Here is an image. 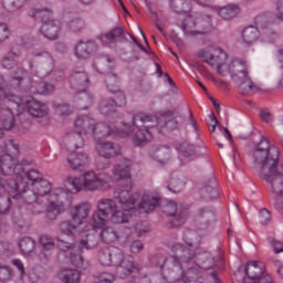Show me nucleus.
Listing matches in <instances>:
<instances>
[{
  "label": "nucleus",
  "instance_id": "nucleus-7",
  "mask_svg": "<svg viewBox=\"0 0 283 283\" xmlns=\"http://www.w3.org/2000/svg\"><path fill=\"white\" fill-rule=\"evenodd\" d=\"M112 182V176L107 174H96L86 171L81 177H67L66 185L74 191H107Z\"/></svg>",
  "mask_w": 283,
  "mask_h": 283
},
{
  "label": "nucleus",
  "instance_id": "nucleus-34",
  "mask_svg": "<svg viewBox=\"0 0 283 283\" xmlns=\"http://www.w3.org/2000/svg\"><path fill=\"white\" fill-rule=\"evenodd\" d=\"M75 103L77 109H87L94 105V97L87 91H78L75 96Z\"/></svg>",
  "mask_w": 283,
  "mask_h": 283
},
{
  "label": "nucleus",
  "instance_id": "nucleus-1",
  "mask_svg": "<svg viewBox=\"0 0 283 283\" xmlns=\"http://www.w3.org/2000/svg\"><path fill=\"white\" fill-rule=\"evenodd\" d=\"M254 169L261 178L268 184L270 193L282 196L283 193V174L277 170L280 163V150L275 145L269 142V138L262 137L252 150Z\"/></svg>",
  "mask_w": 283,
  "mask_h": 283
},
{
  "label": "nucleus",
  "instance_id": "nucleus-41",
  "mask_svg": "<svg viewBox=\"0 0 283 283\" xmlns=\"http://www.w3.org/2000/svg\"><path fill=\"white\" fill-rule=\"evenodd\" d=\"M195 263L199 269L209 271L213 269V256H211L209 252L198 253L197 256H195Z\"/></svg>",
  "mask_w": 283,
  "mask_h": 283
},
{
  "label": "nucleus",
  "instance_id": "nucleus-9",
  "mask_svg": "<svg viewBox=\"0 0 283 283\" xmlns=\"http://www.w3.org/2000/svg\"><path fill=\"white\" fill-rule=\"evenodd\" d=\"M13 105L17 107V114L28 112L34 118H45L50 114V108L45 103L39 102L30 96L19 97L15 95Z\"/></svg>",
  "mask_w": 283,
  "mask_h": 283
},
{
  "label": "nucleus",
  "instance_id": "nucleus-52",
  "mask_svg": "<svg viewBox=\"0 0 283 283\" xmlns=\"http://www.w3.org/2000/svg\"><path fill=\"white\" fill-rule=\"evenodd\" d=\"M25 4V0H2V6L7 12H14L21 10Z\"/></svg>",
  "mask_w": 283,
  "mask_h": 283
},
{
  "label": "nucleus",
  "instance_id": "nucleus-55",
  "mask_svg": "<svg viewBox=\"0 0 283 283\" xmlns=\"http://www.w3.org/2000/svg\"><path fill=\"white\" fill-rule=\"evenodd\" d=\"M107 220H109V217L98 209L92 216L93 227L95 228L105 227Z\"/></svg>",
  "mask_w": 283,
  "mask_h": 283
},
{
  "label": "nucleus",
  "instance_id": "nucleus-56",
  "mask_svg": "<svg viewBox=\"0 0 283 283\" xmlns=\"http://www.w3.org/2000/svg\"><path fill=\"white\" fill-rule=\"evenodd\" d=\"M0 98L3 101H8L9 103H13L17 95L6 91V80L3 75H0Z\"/></svg>",
  "mask_w": 283,
  "mask_h": 283
},
{
  "label": "nucleus",
  "instance_id": "nucleus-24",
  "mask_svg": "<svg viewBox=\"0 0 283 283\" xmlns=\"http://www.w3.org/2000/svg\"><path fill=\"white\" fill-rule=\"evenodd\" d=\"M12 106L0 108V123L3 127V129L10 130L12 127H14V109H17V106H14V102H9Z\"/></svg>",
  "mask_w": 283,
  "mask_h": 283
},
{
  "label": "nucleus",
  "instance_id": "nucleus-16",
  "mask_svg": "<svg viewBox=\"0 0 283 283\" xmlns=\"http://www.w3.org/2000/svg\"><path fill=\"white\" fill-rule=\"evenodd\" d=\"M95 151L99 158L112 160V158H116L123 154V148L114 142H97L95 144Z\"/></svg>",
  "mask_w": 283,
  "mask_h": 283
},
{
  "label": "nucleus",
  "instance_id": "nucleus-30",
  "mask_svg": "<svg viewBox=\"0 0 283 283\" xmlns=\"http://www.w3.org/2000/svg\"><path fill=\"white\" fill-rule=\"evenodd\" d=\"M254 23L256 29L266 30L264 34H275V31L269 30L273 24V14L271 13H261L254 18Z\"/></svg>",
  "mask_w": 283,
  "mask_h": 283
},
{
  "label": "nucleus",
  "instance_id": "nucleus-25",
  "mask_svg": "<svg viewBox=\"0 0 283 283\" xmlns=\"http://www.w3.org/2000/svg\"><path fill=\"white\" fill-rule=\"evenodd\" d=\"M39 244L42 247V251L39 253V259L42 262H48L50 260V254H46L50 251H54V238L50 234H41L39 238Z\"/></svg>",
  "mask_w": 283,
  "mask_h": 283
},
{
  "label": "nucleus",
  "instance_id": "nucleus-21",
  "mask_svg": "<svg viewBox=\"0 0 283 283\" xmlns=\"http://www.w3.org/2000/svg\"><path fill=\"white\" fill-rule=\"evenodd\" d=\"M39 32L44 36V39H48L49 41H56L61 34V21L51 20L49 22H44L40 27Z\"/></svg>",
  "mask_w": 283,
  "mask_h": 283
},
{
  "label": "nucleus",
  "instance_id": "nucleus-15",
  "mask_svg": "<svg viewBox=\"0 0 283 283\" xmlns=\"http://www.w3.org/2000/svg\"><path fill=\"white\" fill-rule=\"evenodd\" d=\"M22 45L29 50V59H44L50 65H54V57L43 48H39V42L34 38H27L22 40Z\"/></svg>",
  "mask_w": 283,
  "mask_h": 283
},
{
  "label": "nucleus",
  "instance_id": "nucleus-23",
  "mask_svg": "<svg viewBox=\"0 0 283 283\" xmlns=\"http://www.w3.org/2000/svg\"><path fill=\"white\" fill-rule=\"evenodd\" d=\"M96 50H98V44L94 40H90L86 42L80 41L75 45L74 52L77 59H90Z\"/></svg>",
  "mask_w": 283,
  "mask_h": 283
},
{
  "label": "nucleus",
  "instance_id": "nucleus-26",
  "mask_svg": "<svg viewBox=\"0 0 283 283\" xmlns=\"http://www.w3.org/2000/svg\"><path fill=\"white\" fill-rule=\"evenodd\" d=\"M123 34H125V29L116 27L115 29L98 35L97 39L102 43V45L109 46L113 43H116V40L120 39Z\"/></svg>",
  "mask_w": 283,
  "mask_h": 283
},
{
  "label": "nucleus",
  "instance_id": "nucleus-62",
  "mask_svg": "<svg viewBox=\"0 0 283 283\" xmlns=\"http://www.w3.org/2000/svg\"><path fill=\"white\" fill-rule=\"evenodd\" d=\"M108 61H109L108 59H98L94 64L97 72H99L101 74H107Z\"/></svg>",
  "mask_w": 283,
  "mask_h": 283
},
{
  "label": "nucleus",
  "instance_id": "nucleus-40",
  "mask_svg": "<svg viewBox=\"0 0 283 283\" xmlns=\"http://www.w3.org/2000/svg\"><path fill=\"white\" fill-rule=\"evenodd\" d=\"M99 238L101 237L96 232L86 234L85 237H83L80 240L78 249L81 251H83V249H86V251H90L92 249H96V247H98Z\"/></svg>",
  "mask_w": 283,
  "mask_h": 283
},
{
  "label": "nucleus",
  "instance_id": "nucleus-46",
  "mask_svg": "<svg viewBox=\"0 0 283 283\" xmlns=\"http://www.w3.org/2000/svg\"><path fill=\"white\" fill-rule=\"evenodd\" d=\"M83 136H85L84 133L73 129V132L69 134L67 139L75 149H81V147H85V139Z\"/></svg>",
  "mask_w": 283,
  "mask_h": 283
},
{
  "label": "nucleus",
  "instance_id": "nucleus-42",
  "mask_svg": "<svg viewBox=\"0 0 283 283\" xmlns=\"http://www.w3.org/2000/svg\"><path fill=\"white\" fill-rule=\"evenodd\" d=\"M59 279L63 283H78L81 282V273L77 270L65 269L59 272Z\"/></svg>",
  "mask_w": 283,
  "mask_h": 283
},
{
  "label": "nucleus",
  "instance_id": "nucleus-61",
  "mask_svg": "<svg viewBox=\"0 0 283 283\" xmlns=\"http://www.w3.org/2000/svg\"><path fill=\"white\" fill-rule=\"evenodd\" d=\"M268 242H269V244H271V247H273L274 253H283V242L282 241H280L273 237H269Z\"/></svg>",
  "mask_w": 283,
  "mask_h": 283
},
{
  "label": "nucleus",
  "instance_id": "nucleus-14",
  "mask_svg": "<svg viewBox=\"0 0 283 283\" xmlns=\"http://www.w3.org/2000/svg\"><path fill=\"white\" fill-rule=\"evenodd\" d=\"M129 235H132V230L124 228L122 230H116L114 227H105L101 232V240L105 244H113V242H129Z\"/></svg>",
  "mask_w": 283,
  "mask_h": 283
},
{
  "label": "nucleus",
  "instance_id": "nucleus-51",
  "mask_svg": "<svg viewBox=\"0 0 283 283\" xmlns=\"http://www.w3.org/2000/svg\"><path fill=\"white\" fill-rule=\"evenodd\" d=\"M78 223L72 221H62L59 223V229L64 235H74V231L78 229Z\"/></svg>",
  "mask_w": 283,
  "mask_h": 283
},
{
  "label": "nucleus",
  "instance_id": "nucleus-13",
  "mask_svg": "<svg viewBox=\"0 0 283 283\" xmlns=\"http://www.w3.org/2000/svg\"><path fill=\"white\" fill-rule=\"evenodd\" d=\"M182 30L185 34H188L189 36L207 34V32L211 30V17L205 15L202 18H197L196 20L188 18L182 24Z\"/></svg>",
  "mask_w": 283,
  "mask_h": 283
},
{
  "label": "nucleus",
  "instance_id": "nucleus-31",
  "mask_svg": "<svg viewBox=\"0 0 283 283\" xmlns=\"http://www.w3.org/2000/svg\"><path fill=\"white\" fill-rule=\"evenodd\" d=\"M201 196L207 200H216V198H218V184L216 182L214 177H211L205 182L203 188L201 189Z\"/></svg>",
  "mask_w": 283,
  "mask_h": 283
},
{
  "label": "nucleus",
  "instance_id": "nucleus-38",
  "mask_svg": "<svg viewBox=\"0 0 283 283\" xmlns=\"http://www.w3.org/2000/svg\"><path fill=\"white\" fill-rule=\"evenodd\" d=\"M185 177L181 174L175 172L170 177L167 189L171 191V193H180V191L185 189Z\"/></svg>",
  "mask_w": 283,
  "mask_h": 283
},
{
  "label": "nucleus",
  "instance_id": "nucleus-20",
  "mask_svg": "<svg viewBox=\"0 0 283 283\" xmlns=\"http://www.w3.org/2000/svg\"><path fill=\"white\" fill-rule=\"evenodd\" d=\"M66 161L73 171H81V169H85V167L90 166V155L74 151L67 156Z\"/></svg>",
  "mask_w": 283,
  "mask_h": 283
},
{
  "label": "nucleus",
  "instance_id": "nucleus-57",
  "mask_svg": "<svg viewBox=\"0 0 283 283\" xmlns=\"http://www.w3.org/2000/svg\"><path fill=\"white\" fill-rule=\"evenodd\" d=\"M14 277V270L6 264H0V280L1 282H10Z\"/></svg>",
  "mask_w": 283,
  "mask_h": 283
},
{
  "label": "nucleus",
  "instance_id": "nucleus-29",
  "mask_svg": "<svg viewBox=\"0 0 283 283\" xmlns=\"http://www.w3.org/2000/svg\"><path fill=\"white\" fill-rule=\"evenodd\" d=\"M92 127H94V118L87 115L80 116L75 119L74 130L84 134V136L91 134Z\"/></svg>",
  "mask_w": 283,
  "mask_h": 283
},
{
  "label": "nucleus",
  "instance_id": "nucleus-12",
  "mask_svg": "<svg viewBox=\"0 0 283 283\" xmlns=\"http://www.w3.org/2000/svg\"><path fill=\"white\" fill-rule=\"evenodd\" d=\"M13 177H7L15 180L17 187H21V185L25 184L23 190H18L20 193H25L28 191V182L31 184V187L34 185V182H39L43 180L41 177V172L36 169H31L29 171H25L23 168H21V165H17L13 168L12 175Z\"/></svg>",
  "mask_w": 283,
  "mask_h": 283
},
{
  "label": "nucleus",
  "instance_id": "nucleus-3",
  "mask_svg": "<svg viewBox=\"0 0 283 283\" xmlns=\"http://www.w3.org/2000/svg\"><path fill=\"white\" fill-rule=\"evenodd\" d=\"M132 181L126 180L117 186L114 191V198L120 205L122 210L114 199H101L96 203V209L106 216H111L109 220L113 224H125L132 218V211L136 209V200L132 197Z\"/></svg>",
  "mask_w": 283,
  "mask_h": 283
},
{
  "label": "nucleus",
  "instance_id": "nucleus-2",
  "mask_svg": "<svg viewBox=\"0 0 283 283\" xmlns=\"http://www.w3.org/2000/svg\"><path fill=\"white\" fill-rule=\"evenodd\" d=\"M199 56L203 60V63H207L210 67H217V72L220 76L230 74L231 80L238 87V92L241 93L242 96H251V94H255L262 90L260 85L255 84L251 78L249 64L247 62L234 59L229 63H222V59H227V54L223 52H221L220 55H216L207 51H201Z\"/></svg>",
  "mask_w": 283,
  "mask_h": 283
},
{
  "label": "nucleus",
  "instance_id": "nucleus-32",
  "mask_svg": "<svg viewBox=\"0 0 283 283\" xmlns=\"http://www.w3.org/2000/svg\"><path fill=\"white\" fill-rule=\"evenodd\" d=\"M71 87L78 90V87H87L90 85V77L83 71H74L70 76Z\"/></svg>",
  "mask_w": 283,
  "mask_h": 283
},
{
  "label": "nucleus",
  "instance_id": "nucleus-17",
  "mask_svg": "<svg viewBox=\"0 0 283 283\" xmlns=\"http://www.w3.org/2000/svg\"><path fill=\"white\" fill-rule=\"evenodd\" d=\"M179 120H185V116L176 111H168L161 114L159 120H157V127L166 129L167 132H174L178 129Z\"/></svg>",
  "mask_w": 283,
  "mask_h": 283
},
{
  "label": "nucleus",
  "instance_id": "nucleus-22",
  "mask_svg": "<svg viewBox=\"0 0 283 283\" xmlns=\"http://www.w3.org/2000/svg\"><path fill=\"white\" fill-rule=\"evenodd\" d=\"M135 200V209L132 211H136L138 208L139 211H143L144 213H149V211H154L158 205H160V197H154L151 195H144L140 202L137 203V200Z\"/></svg>",
  "mask_w": 283,
  "mask_h": 283
},
{
  "label": "nucleus",
  "instance_id": "nucleus-4",
  "mask_svg": "<svg viewBox=\"0 0 283 283\" xmlns=\"http://www.w3.org/2000/svg\"><path fill=\"white\" fill-rule=\"evenodd\" d=\"M32 187V197H27V203L32 205L33 213H43L45 211V201L42 198L50 195V205L46 208V218L48 220H56L61 213H63L64 205L63 201L59 200L60 198H65V192L63 189L52 190V184L46 179H40V181L33 182Z\"/></svg>",
  "mask_w": 283,
  "mask_h": 283
},
{
  "label": "nucleus",
  "instance_id": "nucleus-44",
  "mask_svg": "<svg viewBox=\"0 0 283 283\" xmlns=\"http://www.w3.org/2000/svg\"><path fill=\"white\" fill-rule=\"evenodd\" d=\"M19 247L23 255L32 258V255H34V247H36V243L34 242V240H32V238L24 237L20 240Z\"/></svg>",
  "mask_w": 283,
  "mask_h": 283
},
{
  "label": "nucleus",
  "instance_id": "nucleus-33",
  "mask_svg": "<svg viewBox=\"0 0 283 283\" xmlns=\"http://www.w3.org/2000/svg\"><path fill=\"white\" fill-rule=\"evenodd\" d=\"M241 39L245 45H253L260 39V30L258 27L249 25L243 29Z\"/></svg>",
  "mask_w": 283,
  "mask_h": 283
},
{
  "label": "nucleus",
  "instance_id": "nucleus-37",
  "mask_svg": "<svg viewBox=\"0 0 283 283\" xmlns=\"http://www.w3.org/2000/svg\"><path fill=\"white\" fill-rule=\"evenodd\" d=\"M29 17L34 19V21H40V23H49V21H54L52 19V10L44 8V9H31L29 11Z\"/></svg>",
  "mask_w": 283,
  "mask_h": 283
},
{
  "label": "nucleus",
  "instance_id": "nucleus-6",
  "mask_svg": "<svg viewBox=\"0 0 283 283\" xmlns=\"http://www.w3.org/2000/svg\"><path fill=\"white\" fill-rule=\"evenodd\" d=\"M130 118V125L124 123V128L117 129V134L122 138H127V136H132L133 134L134 145H136V147H145V145L154 140V135L149 129L158 127V118L145 113H137Z\"/></svg>",
  "mask_w": 283,
  "mask_h": 283
},
{
  "label": "nucleus",
  "instance_id": "nucleus-10",
  "mask_svg": "<svg viewBox=\"0 0 283 283\" xmlns=\"http://www.w3.org/2000/svg\"><path fill=\"white\" fill-rule=\"evenodd\" d=\"M4 151H7V154L0 156V171L3 176H12V174H14L13 156H19V143L7 139L4 142Z\"/></svg>",
  "mask_w": 283,
  "mask_h": 283
},
{
  "label": "nucleus",
  "instance_id": "nucleus-11",
  "mask_svg": "<svg viewBox=\"0 0 283 283\" xmlns=\"http://www.w3.org/2000/svg\"><path fill=\"white\" fill-rule=\"evenodd\" d=\"M113 266H116V273L122 279L138 271V265L134 263V258L125 256L119 249L113 251Z\"/></svg>",
  "mask_w": 283,
  "mask_h": 283
},
{
  "label": "nucleus",
  "instance_id": "nucleus-59",
  "mask_svg": "<svg viewBox=\"0 0 283 283\" xmlns=\"http://www.w3.org/2000/svg\"><path fill=\"white\" fill-rule=\"evenodd\" d=\"M111 94H115V105L117 107H125L127 105V97L125 96V92L120 88H117L115 92H111Z\"/></svg>",
  "mask_w": 283,
  "mask_h": 283
},
{
  "label": "nucleus",
  "instance_id": "nucleus-8",
  "mask_svg": "<svg viewBox=\"0 0 283 283\" xmlns=\"http://www.w3.org/2000/svg\"><path fill=\"white\" fill-rule=\"evenodd\" d=\"M25 189V184L17 186V180L8 177H0V216H6L10 211V197L17 198L21 196L20 191ZM6 224L2 219H0V231Z\"/></svg>",
  "mask_w": 283,
  "mask_h": 283
},
{
  "label": "nucleus",
  "instance_id": "nucleus-43",
  "mask_svg": "<svg viewBox=\"0 0 283 283\" xmlns=\"http://www.w3.org/2000/svg\"><path fill=\"white\" fill-rule=\"evenodd\" d=\"M170 9L177 14H184L191 10V0H169Z\"/></svg>",
  "mask_w": 283,
  "mask_h": 283
},
{
  "label": "nucleus",
  "instance_id": "nucleus-50",
  "mask_svg": "<svg viewBox=\"0 0 283 283\" xmlns=\"http://www.w3.org/2000/svg\"><path fill=\"white\" fill-rule=\"evenodd\" d=\"M105 84L108 92H116L117 90H119L118 85L120 84V80L118 78V75L114 73H106Z\"/></svg>",
  "mask_w": 283,
  "mask_h": 283
},
{
  "label": "nucleus",
  "instance_id": "nucleus-60",
  "mask_svg": "<svg viewBox=\"0 0 283 283\" xmlns=\"http://www.w3.org/2000/svg\"><path fill=\"white\" fill-rule=\"evenodd\" d=\"M25 76H28V71L23 67H17L13 71L12 81H17V85H21V82L23 78H25Z\"/></svg>",
  "mask_w": 283,
  "mask_h": 283
},
{
  "label": "nucleus",
  "instance_id": "nucleus-63",
  "mask_svg": "<svg viewBox=\"0 0 283 283\" xmlns=\"http://www.w3.org/2000/svg\"><path fill=\"white\" fill-rule=\"evenodd\" d=\"M8 39H10V28L8 24L0 23V43H4Z\"/></svg>",
  "mask_w": 283,
  "mask_h": 283
},
{
  "label": "nucleus",
  "instance_id": "nucleus-39",
  "mask_svg": "<svg viewBox=\"0 0 283 283\" xmlns=\"http://www.w3.org/2000/svg\"><path fill=\"white\" fill-rule=\"evenodd\" d=\"M112 132H114V129H112L109 125L105 123L96 124L94 120V125L92 126L90 134H92L93 138L99 140V138H107Z\"/></svg>",
  "mask_w": 283,
  "mask_h": 283
},
{
  "label": "nucleus",
  "instance_id": "nucleus-27",
  "mask_svg": "<svg viewBox=\"0 0 283 283\" xmlns=\"http://www.w3.org/2000/svg\"><path fill=\"white\" fill-rule=\"evenodd\" d=\"M132 167V161L127 158L122 159L113 168V176L115 180H125L129 178V168Z\"/></svg>",
  "mask_w": 283,
  "mask_h": 283
},
{
  "label": "nucleus",
  "instance_id": "nucleus-35",
  "mask_svg": "<svg viewBox=\"0 0 283 283\" xmlns=\"http://www.w3.org/2000/svg\"><path fill=\"white\" fill-rule=\"evenodd\" d=\"M240 12H242L240 4L230 3L226 7H221L218 11V14L221 17V19L229 21L231 19H235Z\"/></svg>",
  "mask_w": 283,
  "mask_h": 283
},
{
  "label": "nucleus",
  "instance_id": "nucleus-54",
  "mask_svg": "<svg viewBox=\"0 0 283 283\" xmlns=\"http://www.w3.org/2000/svg\"><path fill=\"white\" fill-rule=\"evenodd\" d=\"M70 261L73 266L82 269V271H87V269L90 268V261H85V259H83L81 254H71Z\"/></svg>",
  "mask_w": 283,
  "mask_h": 283
},
{
  "label": "nucleus",
  "instance_id": "nucleus-36",
  "mask_svg": "<svg viewBox=\"0 0 283 283\" xmlns=\"http://www.w3.org/2000/svg\"><path fill=\"white\" fill-rule=\"evenodd\" d=\"M55 86L49 82H33L31 84L30 93L31 94H41L42 96H48L54 94Z\"/></svg>",
  "mask_w": 283,
  "mask_h": 283
},
{
  "label": "nucleus",
  "instance_id": "nucleus-18",
  "mask_svg": "<svg viewBox=\"0 0 283 283\" xmlns=\"http://www.w3.org/2000/svg\"><path fill=\"white\" fill-rule=\"evenodd\" d=\"M200 277V268L196 264L191 268H187L185 272V265H181V273L172 272L171 279L174 282H184V283H191L196 282Z\"/></svg>",
  "mask_w": 283,
  "mask_h": 283
},
{
  "label": "nucleus",
  "instance_id": "nucleus-49",
  "mask_svg": "<svg viewBox=\"0 0 283 283\" xmlns=\"http://www.w3.org/2000/svg\"><path fill=\"white\" fill-rule=\"evenodd\" d=\"M116 107H118V105L114 98L102 99L99 103V111L105 116L112 114V112H115Z\"/></svg>",
  "mask_w": 283,
  "mask_h": 283
},
{
  "label": "nucleus",
  "instance_id": "nucleus-45",
  "mask_svg": "<svg viewBox=\"0 0 283 283\" xmlns=\"http://www.w3.org/2000/svg\"><path fill=\"white\" fill-rule=\"evenodd\" d=\"M114 250H109L108 248H105L103 250L99 251L98 253V260H99V264H102V266H114Z\"/></svg>",
  "mask_w": 283,
  "mask_h": 283
},
{
  "label": "nucleus",
  "instance_id": "nucleus-28",
  "mask_svg": "<svg viewBox=\"0 0 283 283\" xmlns=\"http://www.w3.org/2000/svg\"><path fill=\"white\" fill-rule=\"evenodd\" d=\"M90 211H92V206L88 202L75 206L72 211L73 222H75L76 224H83L85 218L90 216Z\"/></svg>",
  "mask_w": 283,
  "mask_h": 283
},
{
  "label": "nucleus",
  "instance_id": "nucleus-19",
  "mask_svg": "<svg viewBox=\"0 0 283 283\" xmlns=\"http://www.w3.org/2000/svg\"><path fill=\"white\" fill-rule=\"evenodd\" d=\"M164 213L170 216L172 227H180L181 224H185V220H187V210L178 212V207L174 201H170L165 206Z\"/></svg>",
  "mask_w": 283,
  "mask_h": 283
},
{
  "label": "nucleus",
  "instance_id": "nucleus-5",
  "mask_svg": "<svg viewBox=\"0 0 283 283\" xmlns=\"http://www.w3.org/2000/svg\"><path fill=\"white\" fill-rule=\"evenodd\" d=\"M184 240L187 247L182 245V243H175L171 247V251L175 255L170 259L163 255L158 256L157 266L165 269L169 262L172 264V273H182V266H185V264H196V256L198 255L196 249H198L200 244V237H198V233L189 231L185 234Z\"/></svg>",
  "mask_w": 283,
  "mask_h": 283
},
{
  "label": "nucleus",
  "instance_id": "nucleus-58",
  "mask_svg": "<svg viewBox=\"0 0 283 283\" xmlns=\"http://www.w3.org/2000/svg\"><path fill=\"white\" fill-rule=\"evenodd\" d=\"M71 32H81V30H85V20L81 18H75L67 23Z\"/></svg>",
  "mask_w": 283,
  "mask_h": 283
},
{
  "label": "nucleus",
  "instance_id": "nucleus-47",
  "mask_svg": "<svg viewBox=\"0 0 283 283\" xmlns=\"http://www.w3.org/2000/svg\"><path fill=\"white\" fill-rule=\"evenodd\" d=\"M180 158H193L196 156V146L184 142L177 146Z\"/></svg>",
  "mask_w": 283,
  "mask_h": 283
},
{
  "label": "nucleus",
  "instance_id": "nucleus-48",
  "mask_svg": "<svg viewBox=\"0 0 283 283\" xmlns=\"http://www.w3.org/2000/svg\"><path fill=\"white\" fill-rule=\"evenodd\" d=\"M150 156L155 158V160L163 163L166 160L167 156H169V149L164 146H153L150 148Z\"/></svg>",
  "mask_w": 283,
  "mask_h": 283
},
{
  "label": "nucleus",
  "instance_id": "nucleus-53",
  "mask_svg": "<svg viewBox=\"0 0 283 283\" xmlns=\"http://www.w3.org/2000/svg\"><path fill=\"white\" fill-rule=\"evenodd\" d=\"M19 55L14 52H9L2 57V67L4 70H12L17 65V60Z\"/></svg>",
  "mask_w": 283,
  "mask_h": 283
},
{
  "label": "nucleus",
  "instance_id": "nucleus-64",
  "mask_svg": "<svg viewBox=\"0 0 283 283\" xmlns=\"http://www.w3.org/2000/svg\"><path fill=\"white\" fill-rule=\"evenodd\" d=\"M116 280V276L112 273L104 272L97 276L98 283H114Z\"/></svg>",
  "mask_w": 283,
  "mask_h": 283
}]
</instances>
